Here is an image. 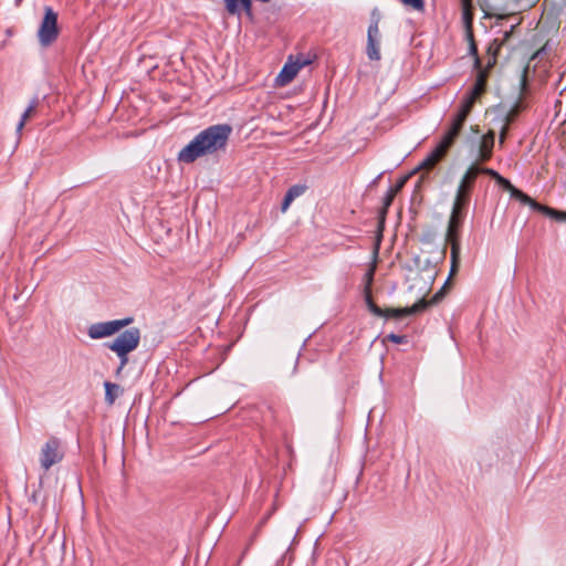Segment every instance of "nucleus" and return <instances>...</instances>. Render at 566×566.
Segmentation results:
<instances>
[{"instance_id": "obj_33", "label": "nucleus", "mask_w": 566, "mask_h": 566, "mask_svg": "<svg viewBox=\"0 0 566 566\" xmlns=\"http://www.w3.org/2000/svg\"><path fill=\"white\" fill-rule=\"evenodd\" d=\"M478 170H479V175L480 174L488 175L491 178H493L496 182L499 180V177H501V175L496 170H494L492 168H481V167L478 166Z\"/></svg>"}, {"instance_id": "obj_42", "label": "nucleus", "mask_w": 566, "mask_h": 566, "mask_svg": "<svg viewBox=\"0 0 566 566\" xmlns=\"http://www.w3.org/2000/svg\"><path fill=\"white\" fill-rule=\"evenodd\" d=\"M513 29H514V27H512V29H511L510 31H506V32L504 33V39L502 40V43H503L504 41H506V40L510 38L511 32L513 31Z\"/></svg>"}, {"instance_id": "obj_43", "label": "nucleus", "mask_w": 566, "mask_h": 566, "mask_svg": "<svg viewBox=\"0 0 566 566\" xmlns=\"http://www.w3.org/2000/svg\"><path fill=\"white\" fill-rule=\"evenodd\" d=\"M537 55H539V51L535 53V55L533 56V59L537 57Z\"/></svg>"}, {"instance_id": "obj_17", "label": "nucleus", "mask_w": 566, "mask_h": 566, "mask_svg": "<svg viewBox=\"0 0 566 566\" xmlns=\"http://www.w3.org/2000/svg\"><path fill=\"white\" fill-rule=\"evenodd\" d=\"M523 109H525V105L523 104L522 99L520 98L518 101H516L514 103V105L510 108V111L503 115V117L501 118V122L511 125L512 123L515 122V119L518 117V115L521 114V112Z\"/></svg>"}, {"instance_id": "obj_1", "label": "nucleus", "mask_w": 566, "mask_h": 566, "mask_svg": "<svg viewBox=\"0 0 566 566\" xmlns=\"http://www.w3.org/2000/svg\"><path fill=\"white\" fill-rule=\"evenodd\" d=\"M231 132L232 127L228 124L212 125L203 129L179 151L178 160L191 164L202 156L224 150Z\"/></svg>"}, {"instance_id": "obj_44", "label": "nucleus", "mask_w": 566, "mask_h": 566, "mask_svg": "<svg viewBox=\"0 0 566 566\" xmlns=\"http://www.w3.org/2000/svg\"><path fill=\"white\" fill-rule=\"evenodd\" d=\"M564 221H566V211H564Z\"/></svg>"}, {"instance_id": "obj_25", "label": "nucleus", "mask_w": 566, "mask_h": 566, "mask_svg": "<svg viewBox=\"0 0 566 566\" xmlns=\"http://www.w3.org/2000/svg\"><path fill=\"white\" fill-rule=\"evenodd\" d=\"M468 38H469V41H470V48H469V52L471 55L474 56V67L475 69H480L481 67V60L478 55V46L474 42V38H473V33L472 31H468Z\"/></svg>"}, {"instance_id": "obj_14", "label": "nucleus", "mask_w": 566, "mask_h": 566, "mask_svg": "<svg viewBox=\"0 0 566 566\" xmlns=\"http://www.w3.org/2000/svg\"><path fill=\"white\" fill-rule=\"evenodd\" d=\"M476 99H478L476 97H474L468 93V95L461 102L459 111L455 114L454 118L459 119L462 123H465Z\"/></svg>"}, {"instance_id": "obj_7", "label": "nucleus", "mask_w": 566, "mask_h": 566, "mask_svg": "<svg viewBox=\"0 0 566 566\" xmlns=\"http://www.w3.org/2000/svg\"><path fill=\"white\" fill-rule=\"evenodd\" d=\"M469 202L470 201L467 200L465 198H459V197L454 198V202L452 206V211H451V216H450L449 224H448V229H447V241L459 240V231L462 226L464 214H465V209H467Z\"/></svg>"}, {"instance_id": "obj_24", "label": "nucleus", "mask_w": 566, "mask_h": 566, "mask_svg": "<svg viewBox=\"0 0 566 566\" xmlns=\"http://www.w3.org/2000/svg\"><path fill=\"white\" fill-rule=\"evenodd\" d=\"M511 197L521 201L523 205L530 206L533 210H536L538 206V202H536L534 199H532L528 195H526L520 189L514 190Z\"/></svg>"}, {"instance_id": "obj_18", "label": "nucleus", "mask_w": 566, "mask_h": 566, "mask_svg": "<svg viewBox=\"0 0 566 566\" xmlns=\"http://www.w3.org/2000/svg\"><path fill=\"white\" fill-rule=\"evenodd\" d=\"M38 106H39V99H38V97H34L30 102V104L27 107V109L23 112V114L21 116V119H20V122L17 125V130L19 133L23 129V127H24L25 123L28 122V119H30L35 114V111H36Z\"/></svg>"}, {"instance_id": "obj_45", "label": "nucleus", "mask_w": 566, "mask_h": 566, "mask_svg": "<svg viewBox=\"0 0 566 566\" xmlns=\"http://www.w3.org/2000/svg\"><path fill=\"white\" fill-rule=\"evenodd\" d=\"M21 2V0H17V3L19 4Z\"/></svg>"}, {"instance_id": "obj_20", "label": "nucleus", "mask_w": 566, "mask_h": 566, "mask_svg": "<svg viewBox=\"0 0 566 566\" xmlns=\"http://www.w3.org/2000/svg\"><path fill=\"white\" fill-rule=\"evenodd\" d=\"M364 298L365 303L369 310L370 313H373L375 316H382V308H380L373 300L371 297V289L368 286H365L364 289Z\"/></svg>"}, {"instance_id": "obj_26", "label": "nucleus", "mask_w": 566, "mask_h": 566, "mask_svg": "<svg viewBox=\"0 0 566 566\" xmlns=\"http://www.w3.org/2000/svg\"><path fill=\"white\" fill-rule=\"evenodd\" d=\"M379 21H380V12L377 8L373 9L370 13V24L368 27V33H379Z\"/></svg>"}, {"instance_id": "obj_15", "label": "nucleus", "mask_w": 566, "mask_h": 566, "mask_svg": "<svg viewBox=\"0 0 566 566\" xmlns=\"http://www.w3.org/2000/svg\"><path fill=\"white\" fill-rule=\"evenodd\" d=\"M379 33H368L367 32V56L371 61L380 60L379 45L377 42Z\"/></svg>"}, {"instance_id": "obj_36", "label": "nucleus", "mask_w": 566, "mask_h": 566, "mask_svg": "<svg viewBox=\"0 0 566 566\" xmlns=\"http://www.w3.org/2000/svg\"><path fill=\"white\" fill-rule=\"evenodd\" d=\"M408 179V176H405L402 178H400L395 186L390 187L389 190L394 191L396 195L402 189V187L405 186L406 181Z\"/></svg>"}, {"instance_id": "obj_22", "label": "nucleus", "mask_w": 566, "mask_h": 566, "mask_svg": "<svg viewBox=\"0 0 566 566\" xmlns=\"http://www.w3.org/2000/svg\"><path fill=\"white\" fill-rule=\"evenodd\" d=\"M536 211H538L552 219H555L557 221H564V211H559V210H556L554 208H551L548 206H544L541 203H538Z\"/></svg>"}, {"instance_id": "obj_28", "label": "nucleus", "mask_w": 566, "mask_h": 566, "mask_svg": "<svg viewBox=\"0 0 566 566\" xmlns=\"http://www.w3.org/2000/svg\"><path fill=\"white\" fill-rule=\"evenodd\" d=\"M306 190V186L304 185H294L289 188L286 191V195H289V199L292 198L293 200L300 196H302Z\"/></svg>"}, {"instance_id": "obj_35", "label": "nucleus", "mask_w": 566, "mask_h": 566, "mask_svg": "<svg viewBox=\"0 0 566 566\" xmlns=\"http://www.w3.org/2000/svg\"><path fill=\"white\" fill-rule=\"evenodd\" d=\"M437 165V163H434V160H432L429 156H427L422 161L421 164L419 165V169H432L434 166Z\"/></svg>"}, {"instance_id": "obj_12", "label": "nucleus", "mask_w": 566, "mask_h": 566, "mask_svg": "<svg viewBox=\"0 0 566 566\" xmlns=\"http://www.w3.org/2000/svg\"><path fill=\"white\" fill-rule=\"evenodd\" d=\"M224 7L228 13L239 14L241 9L245 11L248 15L252 13V0H223Z\"/></svg>"}, {"instance_id": "obj_3", "label": "nucleus", "mask_w": 566, "mask_h": 566, "mask_svg": "<svg viewBox=\"0 0 566 566\" xmlns=\"http://www.w3.org/2000/svg\"><path fill=\"white\" fill-rule=\"evenodd\" d=\"M57 13L51 7H44V17L38 30V40L43 48L50 46L59 36Z\"/></svg>"}, {"instance_id": "obj_41", "label": "nucleus", "mask_w": 566, "mask_h": 566, "mask_svg": "<svg viewBox=\"0 0 566 566\" xmlns=\"http://www.w3.org/2000/svg\"><path fill=\"white\" fill-rule=\"evenodd\" d=\"M526 76H527V67L524 69L523 74H522V78H521L522 90H525V87H526Z\"/></svg>"}, {"instance_id": "obj_32", "label": "nucleus", "mask_w": 566, "mask_h": 566, "mask_svg": "<svg viewBox=\"0 0 566 566\" xmlns=\"http://www.w3.org/2000/svg\"><path fill=\"white\" fill-rule=\"evenodd\" d=\"M386 339L395 344H406L408 342V337L406 335H398L394 333L388 334Z\"/></svg>"}, {"instance_id": "obj_34", "label": "nucleus", "mask_w": 566, "mask_h": 566, "mask_svg": "<svg viewBox=\"0 0 566 566\" xmlns=\"http://www.w3.org/2000/svg\"><path fill=\"white\" fill-rule=\"evenodd\" d=\"M387 213L378 212V237H382Z\"/></svg>"}, {"instance_id": "obj_9", "label": "nucleus", "mask_w": 566, "mask_h": 566, "mask_svg": "<svg viewBox=\"0 0 566 566\" xmlns=\"http://www.w3.org/2000/svg\"><path fill=\"white\" fill-rule=\"evenodd\" d=\"M495 134L493 130H489L481 138L479 145L478 161L485 163L491 159L493 154Z\"/></svg>"}, {"instance_id": "obj_5", "label": "nucleus", "mask_w": 566, "mask_h": 566, "mask_svg": "<svg viewBox=\"0 0 566 566\" xmlns=\"http://www.w3.org/2000/svg\"><path fill=\"white\" fill-rule=\"evenodd\" d=\"M134 318L129 316L122 319L95 323L88 327L87 335L92 339L108 337L132 324Z\"/></svg>"}, {"instance_id": "obj_40", "label": "nucleus", "mask_w": 566, "mask_h": 566, "mask_svg": "<svg viewBox=\"0 0 566 566\" xmlns=\"http://www.w3.org/2000/svg\"><path fill=\"white\" fill-rule=\"evenodd\" d=\"M292 63L300 64V70H301L303 66L310 64L311 62H310V60L305 59L304 56H297L295 61H292Z\"/></svg>"}, {"instance_id": "obj_39", "label": "nucleus", "mask_w": 566, "mask_h": 566, "mask_svg": "<svg viewBox=\"0 0 566 566\" xmlns=\"http://www.w3.org/2000/svg\"><path fill=\"white\" fill-rule=\"evenodd\" d=\"M365 276H366V285L365 286H368L371 289V283L374 280V268L369 269Z\"/></svg>"}, {"instance_id": "obj_21", "label": "nucleus", "mask_w": 566, "mask_h": 566, "mask_svg": "<svg viewBox=\"0 0 566 566\" xmlns=\"http://www.w3.org/2000/svg\"><path fill=\"white\" fill-rule=\"evenodd\" d=\"M461 2L464 24L468 31H471V25L473 21L472 0H461Z\"/></svg>"}, {"instance_id": "obj_2", "label": "nucleus", "mask_w": 566, "mask_h": 566, "mask_svg": "<svg viewBox=\"0 0 566 566\" xmlns=\"http://www.w3.org/2000/svg\"><path fill=\"white\" fill-rule=\"evenodd\" d=\"M140 342V331L132 327L124 331L112 342L105 343V347L114 352L120 360L117 373H119L128 363V354L134 352Z\"/></svg>"}, {"instance_id": "obj_11", "label": "nucleus", "mask_w": 566, "mask_h": 566, "mask_svg": "<svg viewBox=\"0 0 566 566\" xmlns=\"http://www.w3.org/2000/svg\"><path fill=\"white\" fill-rule=\"evenodd\" d=\"M464 123L460 122L459 119L454 118L452 119L450 127L446 132V134L442 136L440 144L443 145L447 149H450V147L454 144L455 139L460 135Z\"/></svg>"}, {"instance_id": "obj_8", "label": "nucleus", "mask_w": 566, "mask_h": 566, "mask_svg": "<svg viewBox=\"0 0 566 566\" xmlns=\"http://www.w3.org/2000/svg\"><path fill=\"white\" fill-rule=\"evenodd\" d=\"M479 176V170L476 165H472L464 176L462 177L455 197L465 198L470 201L471 191L473 189L474 182Z\"/></svg>"}, {"instance_id": "obj_37", "label": "nucleus", "mask_w": 566, "mask_h": 566, "mask_svg": "<svg viewBox=\"0 0 566 566\" xmlns=\"http://www.w3.org/2000/svg\"><path fill=\"white\" fill-rule=\"evenodd\" d=\"M509 127H510L509 124L503 123V126H502L501 132H500V139H499L501 145L504 143V140H505V138L507 136Z\"/></svg>"}, {"instance_id": "obj_23", "label": "nucleus", "mask_w": 566, "mask_h": 566, "mask_svg": "<svg viewBox=\"0 0 566 566\" xmlns=\"http://www.w3.org/2000/svg\"><path fill=\"white\" fill-rule=\"evenodd\" d=\"M501 45H502V42H499L497 40H494L493 43L490 44V46L488 49L489 59H488L486 69H491L495 65L497 53H499Z\"/></svg>"}, {"instance_id": "obj_13", "label": "nucleus", "mask_w": 566, "mask_h": 566, "mask_svg": "<svg viewBox=\"0 0 566 566\" xmlns=\"http://www.w3.org/2000/svg\"><path fill=\"white\" fill-rule=\"evenodd\" d=\"M478 70H479V72H478L475 83H474L473 87L471 88V91L469 92V94H471L472 96H474L476 98H479L485 91L490 69L485 67L484 70H482L480 67Z\"/></svg>"}, {"instance_id": "obj_29", "label": "nucleus", "mask_w": 566, "mask_h": 566, "mask_svg": "<svg viewBox=\"0 0 566 566\" xmlns=\"http://www.w3.org/2000/svg\"><path fill=\"white\" fill-rule=\"evenodd\" d=\"M395 197H396V193L388 189V191L386 192V195H385V197L382 199V207L379 210V212L388 213V209L391 206Z\"/></svg>"}, {"instance_id": "obj_38", "label": "nucleus", "mask_w": 566, "mask_h": 566, "mask_svg": "<svg viewBox=\"0 0 566 566\" xmlns=\"http://www.w3.org/2000/svg\"><path fill=\"white\" fill-rule=\"evenodd\" d=\"M292 202H293V199L292 198L289 199V195L285 193L282 205H281V211L286 212Z\"/></svg>"}, {"instance_id": "obj_6", "label": "nucleus", "mask_w": 566, "mask_h": 566, "mask_svg": "<svg viewBox=\"0 0 566 566\" xmlns=\"http://www.w3.org/2000/svg\"><path fill=\"white\" fill-rule=\"evenodd\" d=\"M64 452L62 450L61 441L56 437H51L43 444L40 451V464L44 471H49L51 467L60 463L63 460Z\"/></svg>"}, {"instance_id": "obj_10", "label": "nucleus", "mask_w": 566, "mask_h": 566, "mask_svg": "<svg viewBox=\"0 0 566 566\" xmlns=\"http://www.w3.org/2000/svg\"><path fill=\"white\" fill-rule=\"evenodd\" d=\"M300 71V64L292 63V56L285 63L280 74L276 77V84L280 86H285L291 83Z\"/></svg>"}, {"instance_id": "obj_19", "label": "nucleus", "mask_w": 566, "mask_h": 566, "mask_svg": "<svg viewBox=\"0 0 566 566\" xmlns=\"http://www.w3.org/2000/svg\"><path fill=\"white\" fill-rule=\"evenodd\" d=\"M104 387H105V401L107 405L112 406L120 392V387L118 385L109 382V381H105Z\"/></svg>"}, {"instance_id": "obj_31", "label": "nucleus", "mask_w": 566, "mask_h": 566, "mask_svg": "<svg viewBox=\"0 0 566 566\" xmlns=\"http://www.w3.org/2000/svg\"><path fill=\"white\" fill-rule=\"evenodd\" d=\"M497 185H500L504 190L509 191L510 195L512 196V193L514 192V190H516L517 188L515 186H513L511 184V181L504 177H499V180L496 182Z\"/></svg>"}, {"instance_id": "obj_4", "label": "nucleus", "mask_w": 566, "mask_h": 566, "mask_svg": "<svg viewBox=\"0 0 566 566\" xmlns=\"http://www.w3.org/2000/svg\"><path fill=\"white\" fill-rule=\"evenodd\" d=\"M443 296V290H440L437 292L430 301H427L424 298H421L417 303H415L412 306L401 307V308H385L382 310V316L385 318H402L408 315L420 313L424 310H427L430 305L437 304Z\"/></svg>"}, {"instance_id": "obj_27", "label": "nucleus", "mask_w": 566, "mask_h": 566, "mask_svg": "<svg viewBox=\"0 0 566 566\" xmlns=\"http://www.w3.org/2000/svg\"><path fill=\"white\" fill-rule=\"evenodd\" d=\"M449 149H447L443 145L440 143L436 146V148L428 154V156L434 160V163H439L448 153Z\"/></svg>"}, {"instance_id": "obj_30", "label": "nucleus", "mask_w": 566, "mask_h": 566, "mask_svg": "<svg viewBox=\"0 0 566 566\" xmlns=\"http://www.w3.org/2000/svg\"><path fill=\"white\" fill-rule=\"evenodd\" d=\"M406 7H410L415 10L422 11L424 9L423 0H399Z\"/></svg>"}, {"instance_id": "obj_16", "label": "nucleus", "mask_w": 566, "mask_h": 566, "mask_svg": "<svg viewBox=\"0 0 566 566\" xmlns=\"http://www.w3.org/2000/svg\"><path fill=\"white\" fill-rule=\"evenodd\" d=\"M451 248V270L450 276L455 274L460 265V240L448 241Z\"/></svg>"}]
</instances>
